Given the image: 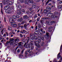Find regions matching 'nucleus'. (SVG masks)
<instances>
[{
	"mask_svg": "<svg viewBox=\"0 0 62 62\" xmlns=\"http://www.w3.org/2000/svg\"><path fill=\"white\" fill-rule=\"evenodd\" d=\"M48 25H52V23L50 22H49V23H48Z\"/></svg>",
	"mask_w": 62,
	"mask_h": 62,
	"instance_id": "obj_31",
	"label": "nucleus"
},
{
	"mask_svg": "<svg viewBox=\"0 0 62 62\" xmlns=\"http://www.w3.org/2000/svg\"><path fill=\"white\" fill-rule=\"evenodd\" d=\"M48 13H49L47 15V16L48 17H49L50 16H51V17H52L53 16H52V15H53V14L52 13H51V11L50 10H49L47 11Z\"/></svg>",
	"mask_w": 62,
	"mask_h": 62,
	"instance_id": "obj_1",
	"label": "nucleus"
},
{
	"mask_svg": "<svg viewBox=\"0 0 62 62\" xmlns=\"http://www.w3.org/2000/svg\"><path fill=\"white\" fill-rule=\"evenodd\" d=\"M17 14L18 15H20L21 14V12L19 11L17 13Z\"/></svg>",
	"mask_w": 62,
	"mask_h": 62,
	"instance_id": "obj_25",
	"label": "nucleus"
},
{
	"mask_svg": "<svg viewBox=\"0 0 62 62\" xmlns=\"http://www.w3.org/2000/svg\"><path fill=\"white\" fill-rule=\"evenodd\" d=\"M6 13H11V11L10 10L8 9H7L5 11Z\"/></svg>",
	"mask_w": 62,
	"mask_h": 62,
	"instance_id": "obj_7",
	"label": "nucleus"
},
{
	"mask_svg": "<svg viewBox=\"0 0 62 62\" xmlns=\"http://www.w3.org/2000/svg\"><path fill=\"white\" fill-rule=\"evenodd\" d=\"M33 49H34V47H33V46H32L31 47V50H33Z\"/></svg>",
	"mask_w": 62,
	"mask_h": 62,
	"instance_id": "obj_55",
	"label": "nucleus"
},
{
	"mask_svg": "<svg viewBox=\"0 0 62 62\" xmlns=\"http://www.w3.org/2000/svg\"><path fill=\"white\" fill-rule=\"evenodd\" d=\"M0 6L1 8H2V7H3V4H2V3H0Z\"/></svg>",
	"mask_w": 62,
	"mask_h": 62,
	"instance_id": "obj_39",
	"label": "nucleus"
},
{
	"mask_svg": "<svg viewBox=\"0 0 62 62\" xmlns=\"http://www.w3.org/2000/svg\"><path fill=\"white\" fill-rule=\"evenodd\" d=\"M30 37L31 38V39H30V40H33V39H34V37H33L31 35Z\"/></svg>",
	"mask_w": 62,
	"mask_h": 62,
	"instance_id": "obj_16",
	"label": "nucleus"
},
{
	"mask_svg": "<svg viewBox=\"0 0 62 62\" xmlns=\"http://www.w3.org/2000/svg\"><path fill=\"white\" fill-rule=\"evenodd\" d=\"M11 25L13 27L16 28L17 27V25L15 23H11Z\"/></svg>",
	"mask_w": 62,
	"mask_h": 62,
	"instance_id": "obj_4",
	"label": "nucleus"
},
{
	"mask_svg": "<svg viewBox=\"0 0 62 62\" xmlns=\"http://www.w3.org/2000/svg\"><path fill=\"white\" fill-rule=\"evenodd\" d=\"M24 31H25V30H23V31L22 32V34H23V33H25V32Z\"/></svg>",
	"mask_w": 62,
	"mask_h": 62,
	"instance_id": "obj_51",
	"label": "nucleus"
},
{
	"mask_svg": "<svg viewBox=\"0 0 62 62\" xmlns=\"http://www.w3.org/2000/svg\"><path fill=\"white\" fill-rule=\"evenodd\" d=\"M54 13V14H55V15H56V14H58V13L56 12H55Z\"/></svg>",
	"mask_w": 62,
	"mask_h": 62,
	"instance_id": "obj_53",
	"label": "nucleus"
},
{
	"mask_svg": "<svg viewBox=\"0 0 62 62\" xmlns=\"http://www.w3.org/2000/svg\"><path fill=\"white\" fill-rule=\"evenodd\" d=\"M27 51L29 53H31V52H32V49H28L27 50Z\"/></svg>",
	"mask_w": 62,
	"mask_h": 62,
	"instance_id": "obj_20",
	"label": "nucleus"
},
{
	"mask_svg": "<svg viewBox=\"0 0 62 62\" xmlns=\"http://www.w3.org/2000/svg\"><path fill=\"white\" fill-rule=\"evenodd\" d=\"M20 1L21 3H23V2H24V0H20Z\"/></svg>",
	"mask_w": 62,
	"mask_h": 62,
	"instance_id": "obj_38",
	"label": "nucleus"
},
{
	"mask_svg": "<svg viewBox=\"0 0 62 62\" xmlns=\"http://www.w3.org/2000/svg\"><path fill=\"white\" fill-rule=\"evenodd\" d=\"M18 21V22H22L23 21V18L22 17L20 19H19Z\"/></svg>",
	"mask_w": 62,
	"mask_h": 62,
	"instance_id": "obj_13",
	"label": "nucleus"
},
{
	"mask_svg": "<svg viewBox=\"0 0 62 62\" xmlns=\"http://www.w3.org/2000/svg\"><path fill=\"white\" fill-rule=\"evenodd\" d=\"M9 1V0H3L2 1V3L3 5H5L6 3L8 2Z\"/></svg>",
	"mask_w": 62,
	"mask_h": 62,
	"instance_id": "obj_3",
	"label": "nucleus"
},
{
	"mask_svg": "<svg viewBox=\"0 0 62 62\" xmlns=\"http://www.w3.org/2000/svg\"><path fill=\"white\" fill-rule=\"evenodd\" d=\"M46 39H49V33H46Z\"/></svg>",
	"mask_w": 62,
	"mask_h": 62,
	"instance_id": "obj_5",
	"label": "nucleus"
},
{
	"mask_svg": "<svg viewBox=\"0 0 62 62\" xmlns=\"http://www.w3.org/2000/svg\"><path fill=\"white\" fill-rule=\"evenodd\" d=\"M17 53H19V52H20V50L19 49H18L17 50Z\"/></svg>",
	"mask_w": 62,
	"mask_h": 62,
	"instance_id": "obj_57",
	"label": "nucleus"
},
{
	"mask_svg": "<svg viewBox=\"0 0 62 62\" xmlns=\"http://www.w3.org/2000/svg\"><path fill=\"white\" fill-rule=\"evenodd\" d=\"M6 34H4L3 35V37H6Z\"/></svg>",
	"mask_w": 62,
	"mask_h": 62,
	"instance_id": "obj_59",
	"label": "nucleus"
},
{
	"mask_svg": "<svg viewBox=\"0 0 62 62\" xmlns=\"http://www.w3.org/2000/svg\"><path fill=\"white\" fill-rule=\"evenodd\" d=\"M36 7V6L34 4H33L32 5V8H35Z\"/></svg>",
	"mask_w": 62,
	"mask_h": 62,
	"instance_id": "obj_26",
	"label": "nucleus"
},
{
	"mask_svg": "<svg viewBox=\"0 0 62 62\" xmlns=\"http://www.w3.org/2000/svg\"><path fill=\"white\" fill-rule=\"evenodd\" d=\"M52 27L51 26H50L48 28V29H52Z\"/></svg>",
	"mask_w": 62,
	"mask_h": 62,
	"instance_id": "obj_47",
	"label": "nucleus"
},
{
	"mask_svg": "<svg viewBox=\"0 0 62 62\" xmlns=\"http://www.w3.org/2000/svg\"><path fill=\"white\" fill-rule=\"evenodd\" d=\"M23 18L25 20H26V19H28V17L27 15H25L23 16Z\"/></svg>",
	"mask_w": 62,
	"mask_h": 62,
	"instance_id": "obj_8",
	"label": "nucleus"
},
{
	"mask_svg": "<svg viewBox=\"0 0 62 62\" xmlns=\"http://www.w3.org/2000/svg\"><path fill=\"white\" fill-rule=\"evenodd\" d=\"M22 44V42H20L19 44V46H21V45Z\"/></svg>",
	"mask_w": 62,
	"mask_h": 62,
	"instance_id": "obj_42",
	"label": "nucleus"
},
{
	"mask_svg": "<svg viewBox=\"0 0 62 62\" xmlns=\"http://www.w3.org/2000/svg\"><path fill=\"white\" fill-rule=\"evenodd\" d=\"M24 3L26 4L28 3V2H27V0H25Z\"/></svg>",
	"mask_w": 62,
	"mask_h": 62,
	"instance_id": "obj_27",
	"label": "nucleus"
},
{
	"mask_svg": "<svg viewBox=\"0 0 62 62\" xmlns=\"http://www.w3.org/2000/svg\"><path fill=\"white\" fill-rule=\"evenodd\" d=\"M7 3V4L8 5H11L12 4V2L11 1H10L8 2Z\"/></svg>",
	"mask_w": 62,
	"mask_h": 62,
	"instance_id": "obj_12",
	"label": "nucleus"
},
{
	"mask_svg": "<svg viewBox=\"0 0 62 62\" xmlns=\"http://www.w3.org/2000/svg\"><path fill=\"white\" fill-rule=\"evenodd\" d=\"M42 37V35L40 36L39 39H42L43 40H44V38H45V36H43L42 37Z\"/></svg>",
	"mask_w": 62,
	"mask_h": 62,
	"instance_id": "obj_6",
	"label": "nucleus"
},
{
	"mask_svg": "<svg viewBox=\"0 0 62 62\" xmlns=\"http://www.w3.org/2000/svg\"><path fill=\"white\" fill-rule=\"evenodd\" d=\"M1 12L2 14H3V10L2 9L1 10Z\"/></svg>",
	"mask_w": 62,
	"mask_h": 62,
	"instance_id": "obj_58",
	"label": "nucleus"
},
{
	"mask_svg": "<svg viewBox=\"0 0 62 62\" xmlns=\"http://www.w3.org/2000/svg\"><path fill=\"white\" fill-rule=\"evenodd\" d=\"M3 38V37L2 36H1V35H0V39H2V38Z\"/></svg>",
	"mask_w": 62,
	"mask_h": 62,
	"instance_id": "obj_35",
	"label": "nucleus"
},
{
	"mask_svg": "<svg viewBox=\"0 0 62 62\" xmlns=\"http://www.w3.org/2000/svg\"><path fill=\"white\" fill-rule=\"evenodd\" d=\"M16 18L17 17V18H18L20 17V16L19 15H16Z\"/></svg>",
	"mask_w": 62,
	"mask_h": 62,
	"instance_id": "obj_37",
	"label": "nucleus"
},
{
	"mask_svg": "<svg viewBox=\"0 0 62 62\" xmlns=\"http://www.w3.org/2000/svg\"><path fill=\"white\" fill-rule=\"evenodd\" d=\"M51 23H55V22L54 21H52L51 22Z\"/></svg>",
	"mask_w": 62,
	"mask_h": 62,
	"instance_id": "obj_49",
	"label": "nucleus"
},
{
	"mask_svg": "<svg viewBox=\"0 0 62 62\" xmlns=\"http://www.w3.org/2000/svg\"><path fill=\"white\" fill-rule=\"evenodd\" d=\"M37 17H38V16H37V15L36 14L34 16V17L35 19L36 18H37Z\"/></svg>",
	"mask_w": 62,
	"mask_h": 62,
	"instance_id": "obj_36",
	"label": "nucleus"
},
{
	"mask_svg": "<svg viewBox=\"0 0 62 62\" xmlns=\"http://www.w3.org/2000/svg\"><path fill=\"white\" fill-rule=\"evenodd\" d=\"M14 40V39L11 38L9 39V42H10L11 41H13Z\"/></svg>",
	"mask_w": 62,
	"mask_h": 62,
	"instance_id": "obj_22",
	"label": "nucleus"
},
{
	"mask_svg": "<svg viewBox=\"0 0 62 62\" xmlns=\"http://www.w3.org/2000/svg\"><path fill=\"white\" fill-rule=\"evenodd\" d=\"M42 9H41L40 12V13H42Z\"/></svg>",
	"mask_w": 62,
	"mask_h": 62,
	"instance_id": "obj_54",
	"label": "nucleus"
},
{
	"mask_svg": "<svg viewBox=\"0 0 62 62\" xmlns=\"http://www.w3.org/2000/svg\"><path fill=\"white\" fill-rule=\"evenodd\" d=\"M25 47L26 48H31V46H29V44H28L25 46Z\"/></svg>",
	"mask_w": 62,
	"mask_h": 62,
	"instance_id": "obj_9",
	"label": "nucleus"
},
{
	"mask_svg": "<svg viewBox=\"0 0 62 62\" xmlns=\"http://www.w3.org/2000/svg\"><path fill=\"white\" fill-rule=\"evenodd\" d=\"M40 42H41V41L40 40H39V41H37L36 40H35L34 41V43L35 46H37V45H38V44H39Z\"/></svg>",
	"mask_w": 62,
	"mask_h": 62,
	"instance_id": "obj_2",
	"label": "nucleus"
},
{
	"mask_svg": "<svg viewBox=\"0 0 62 62\" xmlns=\"http://www.w3.org/2000/svg\"><path fill=\"white\" fill-rule=\"evenodd\" d=\"M52 1V0H48L47 1V2L46 3V4L47 5V4H48V3H49V2H50V1Z\"/></svg>",
	"mask_w": 62,
	"mask_h": 62,
	"instance_id": "obj_29",
	"label": "nucleus"
},
{
	"mask_svg": "<svg viewBox=\"0 0 62 62\" xmlns=\"http://www.w3.org/2000/svg\"><path fill=\"white\" fill-rule=\"evenodd\" d=\"M18 8L19 9H21V8H22V7L21 5H19L18 6Z\"/></svg>",
	"mask_w": 62,
	"mask_h": 62,
	"instance_id": "obj_30",
	"label": "nucleus"
},
{
	"mask_svg": "<svg viewBox=\"0 0 62 62\" xmlns=\"http://www.w3.org/2000/svg\"><path fill=\"white\" fill-rule=\"evenodd\" d=\"M44 13L45 14H47L48 13V12L47 10H44Z\"/></svg>",
	"mask_w": 62,
	"mask_h": 62,
	"instance_id": "obj_17",
	"label": "nucleus"
},
{
	"mask_svg": "<svg viewBox=\"0 0 62 62\" xmlns=\"http://www.w3.org/2000/svg\"><path fill=\"white\" fill-rule=\"evenodd\" d=\"M13 19H14L15 20H16V16H15V15H13Z\"/></svg>",
	"mask_w": 62,
	"mask_h": 62,
	"instance_id": "obj_23",
	"label": "nucleus"
},
{
	"mask_svg": "<svg viewBox=\"0 0 62 62\" xmlns=\"http://www.w3.org/2000/svg\"><path fill=\"white\" fill-rule=\"evenodd\" d=\"M58 8L59 9H60V8H61V6L60 5L58 7Z\"/></svg>",
	"mask_w": 62,
	"mask_h": 62,
	"instance_id": "obj_33",
	"label": "nucleus"
},
{
	"mask_svg": "<svg viewBox=\"0 0 62 62\" xmlns=\"http://www.w3.org/2000/svg\"><path fill=\"white\" fill-rule=\"evenodd\" d=\"M20 40H19V39L18 38H16L15 40V41L16 42V41H17V42H19Z\"/></svg>",
	"mask_w": 62,
	"mask_h": 62,
	"instance_id": "obj_14",
	"label": "nucleus"
},
{
	"mask_svg": "<svg viewBox=\"0 0 62 62\" xmlns=\"http://www.w3.org/2000/svg\"><path fill=\"white\" fill-rule=\"evenodd\" d=\"M22 12H24L25 11H24V9H23L22 10Z\"/></svg>",
	"mask_w": 62,
	"mask_h": 62,
	"instance_id": "obj_64",
	"label": "nucleus"
},
{
	"mask_svg": "<svg viewBox=\"0 0 62 62\" xmlns=\"http://www.w3.org/2000/svg\"><path fill=\"white\" fill-rule=\"evenodd\" d=\"M3 27V26H2V25L1 24L0 25V28H2Z\"/></svg>",
	"mask_w": 62,
	"mask_h": 62,
	"instance_id": "obj_44",
	"label": "nucleus"
},
{
	"mask_svg": "<svg viewBox=\"0 0 62 62\" xmlns=\"http://www.w3.org/2000/svg\"><path fill=\"white\" fill-rule=\"evenodd\" d=\"M32 7L31 8H30V11H31V10H32Z\"/></svg>",
	"mask_w": 62,
	"mask_h": 62,
	"instance_id": "obj_63",
	"label": "nucleus"
},
{
	"mask_svg": "<svg viewBox=\"0 0 62 62\" xmlns=\"http://www.w3.org/2000/svg\"><path fill=\"white\" fill-rule=\"evenodd\" d=\"M11 20H12V18H10L9 19V21H10V22L11 23V22H10V21H11Z\"/></svg>",
	"mask_w": 62,
	"mask_h": 62,
	"instance_id": "obj_62",
	"label": "nucleus"
},
{
	"mask_svg": "<svg viewBox=\"0 0 62 62\" xmlns=\"http://www.w3.org/2000/svg\"><path fill=\"white\" fill-rule=\"evenodd\" d=\"M40 22L41 23H43V22H44V20H41Z\"/></svg>",
	"mask_w": 62,
	"mask_h": 62,
	"instance_id": "obj_45",
	"label": "nucleus"
},
{
	"mask_svg": "<svg viewBox=\"0 0 62 62\" xmlns=\"http://www.w3.org/2000/svg\"><path fill=\"white\" fill-rule=\"evenodd\" d=\"M38 27L39 28H40L41 27V26L39 24L38 25Z\"/></svg>",
	"mask_w": 62,
	"mask_h": 62,
	"instance_id": "obj_34",
	"label": "nucleus"
},
{
	"mask_svg": "<svg viewBox=\"0 0 62 62\" xmlns=\"http://www.w3.org/2000/svg\"><path fill=\"white\" fill-rule=\"evenodd\" d=\"M23 54H21L19 55L20 56H23Z\"/></svg>",
	"mask_w": 62,
	"mask_h": 62,
	"instance_id": "obj_40",
	"label": "nucleus"
},
{
	"mask_svg": "<svg viewBox=\"0 0 62 62\" xmlns=\"http://www.w3.org/2000/svg\"><path fill=\"white\" fill-rule=\"evenodd\" d=\"M53 18H56V17H57V16H55V15H54V16H53Z\"/></svg>",
	"mask_w": 62,
	"mask_h": 62,
	"instance_id": "obj_46",
	"label": "nucleus"
},
{
	"mask_svg": "<svg viewBox=\"0 0 62 62\" xmlns=\"http://www.w3.org/2000/svg\"><path fill=\"white\" fill-rule=\"evenodd\" d=\"M10 7L8 5H7L4 8V9L5 10L6 9H8V8H9Z\"/></svg>",
	"mask_w": 62,
	"mask_h": 62,
	"instance_id": "obj_10",
	"label": "nucleus"
},
{
	"mask_svg": "<svg viewBox=\"0 0 62 62\" xmlns=\"http://www.w3.org/2000/svg\"><path fill=\"white\" fill-rule=\"evenodd\" d=\"M23 49L21 51V54H23V51H24Z\"/></svg>",
	"mask_w": 62,
	"mask_h": 62,
	"instance_id": "obj_50",
	"label": "nucleus"
},
{
	"mask_svg": "<svg viewBox=\"0 0 62 62\" xmlns=\"http://www.w3.org/2000/svg\"><path fill=\"white\" fill-rule=\"evenodd\" d=\"M28 2L31 3H33V0H28Z\"/></svg>",
	"mask_w": 62,
	"mask_h": 62,
	"instance_id": "obj_21",
	"label": "nucleus"
},
{
	"mask_svg": "<svg viewBox=\"0 0 62 62\" xmlns=\"http://www.w3.org/2000/svg\"><path fill=\"white\" fill-rule=\"evenodd\" d=\"M46 9H47V10H51V8H50V7H46Z\"/></svg>",
	"mask_w": 62,
	"mask_h": 62,
	"instance_id": "obj_19",
	"label": "nucleus"
},
{
	"mask_svg": "<svg viewBox=\"0 0 62 62\" xmlns=\"http://www.w3.org/2000/svg\"><path fill=\"white\" fill-rule=\"evenodd\" d=\"M8 30H11V29H12V28H11V27H10L9 26H8Z\"/></svg>",
	"mask_w": 62,
	"mask_h": 62,
	"instance_id": "obj_18",
	"label": "nucleus"
},
{
	"mask_svg": "<svg viewBox=\"0 0 62 62\" xmlns=\"http://www.w3.org/2000/svg\"><path fill=\"white\" fill-rule=\"evenodd\" d=\"M46 23H47V24H48L49 23V22L47 21H46Z\"/></svg>",
	"mask_w": 62,
	"mask_h": 62,
	"instance_id": "obj_48",
	"label": "nucleus"
},
{
	"mask_svg": "<svg viewBox=\"0 0 62 62\" xmlns=\"http://www.w3.org/2000/svg\"><path fill=\"white\" fill-rule=\"evenodd\" d=\"M29 44V46H31H31L33 45V44L32 43H30Z\"/></svg>",
	"mask_w": 62,
	"mask_h": 62,
	"instance_id": "obj_15",
	"label": "nucleus"
},
{
	"mask_svg": "<svg viewBox=\"0 0 62 62\" xmlns=\"http://www.w3.org/2000/svg\"><path fill=\"white\" fill-rule=\"evenodd\" d=\"M34 39H35V40H36L37 39V37H36V36L34 37Z\"/></svg>",
	"mask_w": 62,
	"mask_h": 62,
	"instance_id": "obj_41",
	"label": "nucleus"
},
{
	"mask_svg": "<svg viewBox=\"0 0 62 62\" xmlns=\"http://www.w3.org/2000/svg\"><path fill=\"white\" fill-rule=\"evenodd\" d=\"M15 41H12V42L10 43V45H13L15 44Z\"/></svg>",
	"mask_w": 62,
	"mask_h": 62,
	"instance_id": "obj_11",
	"label": "nucleus"
},
{
	"mask_svg": "<svg viewBox=\"0 0 62 62\" xmlns=\"http://www.w3.org/2000/svg\"><path fill=\"white\" fill-rule=\"evenodd\" d=\"M10 43L9 41H8L7 42L6 44H8V43Z\"/></svg>",
	"mask_w": 62,
	"mask_h": 62,
	"instance_id": "obj_52",
	"label": "nucleus"
},
{
	"mask_svg": "<svg viewBox=\"0 0 62 62\" xmlns=\"http://www.w3.org/2000/svg\"><path fill=\"white\" fill-rule=\"evenodd\" d=\"M40 47V45L39 44H38V48H39Z\"/></svg>",
	"mask_w": 62,
	"mask_h": 62,
	"instance_id": "obj_56",
	"label": "nucleus"
},
{
	"mask_svg": "<svg viewBox=\"0 0 62 62\" xmlns=\"http://www.w3.org/2000/svg\"><path fill=\"white\" fill-rule=\"evenodd\" d=\"M42 20H47L48 19V18L47 17H43L42 18Z\"/></svg>",
	"mask_w": 62,
	"mask_h": 62,
	"instance_id": "obj_24",
	"label": "nucleus"
},
{
	"mask_svg": "<svg viewBox=\"0 0 62 62\" xmlns=\"http://www.w3.org/2000/svg\"><path fill=\"white\" fill-rule=\"evenodd\" d=\"M24 27L25 28H26V27L27 26V25H26V24H24Z\"/></svg>",
	"mask_w": 62,
	"mask_h": 62,
	"instance_id": "obj_28",
	"label": "nucleus"
},
{
	"mask_svg": "<svg viewBox=\"0 0 62 62\" xmlns=\"http://www.w3.org/2000/svg\"><path fill=\"white\" fill-rule=\"evenodd\" d=\"M48 32H50L52 31V30H48Z\"/></svg>",
	"mask_w": 62,
	"mask_h": 62,
	"instance_id": "obj_60",
	"label": "nucleus"
},
{
	"mask_svg": "<svg viewBox=\"0 0 62 62\" xmlns=\"http://www.w3.org/2000/svg\"><path fill=\"white\" fill-rule=\"evenodd\" d=\"M27 38L28 39L27 41V43H28V42H29V40H30V39L28 37Z\"/></svg>",
	"mask_w": 62,
	"mask_h": 62,
	"instance_id": "obj_32",
	"label": "nucleus"
},
{
	"mask_svg": "<svg viewBox=\"0 0 62 62\" xmlns=\"http://www.w3.org/2000/svg\"><path fill=\"white\" fill-rule=\"evenodd\" d=\"M20 36L21 37H23V36L22 34H20Z\"/></svg>",
	"mask_w": 62,
	"mask_h": 62,
	"instance_id": "obj_61",
	"label": "nucleus"
},
{
	"mask_svg": "<svg viewBox=\"0 0 62 62\" xmlns=\"http://www.w3.org/2000/svg\"><path fill=\"white\" fill-rule=\"evenodd\" d=\"M39 19H40V18H39V17H38L37 18V21L38 22H39Z\"/></svg>",
	"mask_w": 62,
	"mask_h": 62,
	"instance_id": "obj_43",
	"label": "nucleus"
}]
</instances>
